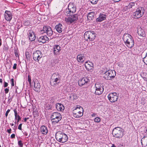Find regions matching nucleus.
Returning <instances> with one entry per match:
<instances>
[{
  "instance_id": "1",
  "label": "nucleus",
  "mask_w": 147,
  "mask_h": 147,
  "mask_svg": "<svg viewBox=\"0 0 147 147\" xmlns=\"http://www.w3.org/2000/svg\"><path fill=\"white\" fill-rule=\"evenodd\" d=\"M123 39L125 45L129 48H131L134 45V42L132 36L127 34H124Z\"/></svg>"
},
{
  "instance_id": "2",
  "label": "nucleus",
  "mask_w": 147,
  "mask_h": 147,
  "mask_svg": "<svg viewBox=\"0 0 147 147\" xmlns=\"http://www.w3.org/2000/svg\"><path fill=\"white\" fill-rule=\"evenodd\" d=\"M76 10V7L74 2H70L68 5V9H67L65 12V15L69 16L75 13Z\"/></svg>"
},
{
  "instance_id": "3",
  "label": "nucleus",
  "mask_w": 147,
  "mask_h": 147,
  "mask_svg": "<svg viewBox=\"0 0 147 147\" xmlns=\"http://www.w3.org/2000/svg\"><path fill=\"white\" fill-rule=\"evenodd\" d=\"M55 138L58 142L61 143H64L68 140L67 136L61 132H57L56 133Z\"/></svg>"
},
{
  "instance_id": "4",
  "label": "nucleus",
  "mask_w": 147,
  "mask_h": 147,
  "mask_svg": "<svg viewBox=\"0 0 147 147\" xmlns=\"http://www.w3.org/2000/svg\"><path fill=\"white\" fill-rule=\"evenodd\" d=\"M84 37L86 41H93L95 38L96 34L93 31H87L84 33Z\"/></svg>"
},
{
  "instance_id": "5",
  "label": "nucleus",
  "mask_w": 147,
  "mask_h": 147,
  "mask_svg": "<svg viewBox=\"0 0 147 147\" xmlns=\"http://www.w3.org/2000/svg\"><path fill=\"white\" fill-rule=\"evenodd\" d=\"M83 109L80 105H77L73 111L74 117L78 118L82 117L83 115Z\"/></svg>"
},
{
  "instance_id": "6",
  "label": "nucleus",
  "mask_w": 147,
  "mask_h": 147,
  "mask_svg": "<svg viewBox=\"0 0 147 147\" xmlns=\"http://www.w3.org/2000/svg\"><path fill=\"white\" fill-rule=\"evenodd\" d=\"M112 134L114 137L116 138H121L123 135V130L119 127H115L113 130Z\"/></svg>"
},
{
  "instance_id": "7",
  "label": "nucleus",
  "mask_w": 147,
  "mask_h": 147,
  "mask_svg": "<svg viewBox=\"0 0 147 147\" xmlns=\"http://www.w3.org/2000/svg\"><path fill=\"white\" fill-rule=\"evenodd\" d=\"M61 118L62 116L61 114L58 112H54L52 113L51 116V121L54 124L58 123Z\"/></svg>"
},
{
  "instance_id": "8",
  "label": "nucleus",
  "mask_w": 147,
  "mask_h": 147,
  "mask_svg": "<svg viewBox=\"0 0 147 147\" xmlns=\"http://www.w3.org/2000/svg\"><path fill=\"white\" fill-rule=\"evenodd\" d=\"M60 78L59 75L55 73L53 74L51 77L50 83L51 85L53 86L56 85L60 83Z\"/></svg>"
},
{
  "instance_id": "9",
  "label": "nucleus",
  "mask_w": 147,
  "mask_h": 147,
  "mask_svg": "<svg viewBox=\"0 0 147 147\" xmlns=\"http://www.w3.org/2000/svg\"><path fill=\"white\" fill-rule=\"evenodd\" d=\"M144 12V8L142 7H139L138 8L136 11L133 13V15L135 18H139L143 15Z\"/></svg>"
},
{
  "instance_id": "10",
  "label": "nucleus",
  "mask_w": 147,
  "mask_h": 147,
  "mask_svg": "<svg viewBox=\"0 0 147 147\" xmlns=\"http://www.w3.org/2000/svg\"><path fill=\"white\" fill-rule=\"evenodd\" d=\"M90 80L88 77H84L80 78L78 81V85L80 86H87L89 84Z\"/></svg>"
},
{
  "instance_id": "11",
  "label": "nucleus",
  "mask_w": 147,
  "mask_h": 147,
  "mask_svg": "<svg viewBox=\"0 0 147 147\" xmlns=\"http://www.w3.org/2000/svg\"><path fill=\"white\" fill-rule=\"evenodd\" d=\"M95 88L96 90L95 93L96 94L98 95H100L103 93L104 91L103 88L98 83L95 84Z\"/></svg>"
},
{
  "instance_id": "12",
  "label": "nucleus",
  "mask_w": 147,
  "mask_h": 147,
  "mask_svg": "<svg viewBox=\"0 0 147 147\" xmlns=\"http://www.w3.org/2000/svg\"><path fill=\"white\" fill-rule=\"evenodd\" d=\"M41 32L42 33H46L49 36H51L53 34V31L51 28L49 26H44L42 30H41Z\"/></svg>"
},
{
  "instance_id": "13",
  "label": "nucleus",
  "mask_w": 147,
  "mask_h": 147,
  "mask_svg": "<svg viewBox=\"0 0 147 147\" xmlns=\"http://www.w3.org/2000/svg\"><path fill=\"white\" fill-rule=\"evenodd\" d=\"M84 65L87 71L90 72L92 71L93 70L94 64L92 62L88 61L85 62Z\"/></svg>"
},
{
  "instance_id": "14",
  "label": "nucleus",
  "mask_w": 147,
  "mask_h": 147,
  "mask_svg": "<svg viewBox=\"0 0 147 147\" xmlns=\"http://www.w3.org/2000/svg\"><path fill=\"white\" fill-rule=\"evenodd\" d=\"M42 54L39 51H35L33 54V57L34 60L36 62H38L40 59L42 57Z\"/></svg>"
},
{
  "instance_id": "15",
  "label": "nucleus",
  "mask_w": 147,
  "mask_h": 147,
  "mask_svg": "<svg viewBox=\"0 0 147 147\" xmlns=\"http://www.w3.org/2000/svg\"><path fill=\"white\" fill-rule=\"evenodd\" d=\"M78 19L77 15L74 14L70 17L67 18H65V21L67 23H71L74 21L77 20Z\"/></svg>"
},
{
  "instance_id": "16",
  "label": "nucleus",
  "mask_w": 147,
  "mask_h": 147,
  "mask_svg": "<svg viewBox=\"0 0 147 147\" xmlns=\"http://www.w3.org/2000/svg\"><path fill=\"white\" fill-rule=\"evenodd\" d=\"M4 16L5 20L9 22L11 21L12 18L11 13L10 11L7 10L5 11L4 13Z\"/></svg>"
},
{
  "instance_id": "17",
  "label": "nucleus",
  "mask_w": 147,
  "mask_h": 147,
  "mask_svg": "<svg viewBox=\"0 0 147 147\" xmlns=\"http://www.w3.org/2000/svg\"><path fill=\"white\" fill-rule=\"evenodd\" d=\"M28 37L29 40L31 41H32L35 40L36 37L33 31L31 30L29 31L28 32Z\"/></svg>"
},
{
  "instance_id": "18",
  "label": "nucleus",
  "mask_w": 147,
  "mask_h": 147,
  "mask_svg": "<svg viewBox=\"0 0 147 147\" xmlns=\"http://www.w3.org/2000/svg\"><path fill=\"white\" fill-rule=\"evenodd\" d=\"M34 90L37 92L40 91V85L39 82L38 81H34Z\"/></svg>"
},
{
  "instance_id": "19",
  "label": "nucleus",
  "mask_w": 147,
  "mask_h": 147,
  "mask_svg": "<svg viewBox=\"0 0 147 147\" xmlns=\"http://www.w3.org/2000/svg\"><path fill=\"white\" fill-rule=\"evenodd\" d=\"M61 49L60 47L58 45H55L54 46L53 48V52L55 55H57L59 54Z\"/></svg>"
},
{
  "instance_id": "20",
  "label": "nucleus",
  "mask_w": 147,
  "mask_h": 147,
  "mask_svg": "<svg viewBox=\"0 0 147 147\" xmlns=\"http://www.w3.org/2000/svg\"><path fill=\"white\" fill-rule=\"evenodd\" d=\"M49 38L46 36H41L38 38V41L40 42L45 43L48 41Z\"/></svg>"
},
{
  "instance_id": "21",
  "label": "nucleus",
  "mask_w": 147,
  "mask_h": 147,
  "mask_svg": "<svg viewBox=\"0 0 147 147\" xmlns=\"http://www.w3.org/2000/svg\"><path fill=\"white\" fill-rule=\"evenodd\" d=\"M40 131L43 135H46L48 132L47 128L45 125L42 126L40 128Z\"/></svg>"
},
{
  "instance_id": "22",
  "label": "nucleus",
  "mask_w": 147,
  "mask_h": 147,
  "mask_svg": "<svg viewBox=\"0 0 147 147\" xmlns=\"http://www.w3.org/2000/svg\"><path fill=\"white\" fill-rule=\"evenodd\" d=\"M118 98L116 92L111 93V102H114L116 101Z\"/></svg>"
},
{
  "instance_id": "23",
  "label": "nucleus",
  "mask_w": 147,
  "mask_h": 147,
  "mask_svg": "<svg viewBox=\"0 0 147 147\" xmlns=\"http://www.w3.org/2000/svg\"><path fill=\"white\" fill-rule=\"evenodd\" d=\"M76 59L78 61L79 63H82L84 61V57L82 54H80L78 55Z\"/></svg>"
},
{
  "instance_id": "24",
  "label": "nucleus",
  "mask_w": 147,
  "mask_h": 147,
  "mask_svg": "<svg viewBox=\"0 0 147 147\" xmlns=\"http://www.w3.org/2000/svg\"><path fill=\"white\" fill-rule=\"evenodd\" d=\"M55 106L57 110L59 111H62L65 109L63 105L60 103H57L55 105Z\"/></svg>"
},
{
  "instance_id": "25",
  "label": "nucleus",
  "mask_w": 147,
  "mask_h": 147,
  "mask_svg": "<svg viewBox=\"0 0 147 147\" xmlns=\"http://www.w3.org/2000/svg\"><path fill=\"white\" fill-rule=\"evenodd\" d=\"M141 142L143 147H147V136H144L142 139Z\"/></svg>"
},
{
  "instance_id": "26",
  "label": "nucleus",
  "mask_w": 147,
  "mask_h": 147,
  "mask_svg": "<svg viewBox=\"0 0 147 147\" xmlns=\"http://www.w3.org/2000/svg\"><path fill=\"white\" fill-rule=\"evenodd\" d=\"M137 30L139 36H145V34L144 31L141 27L138 28Z\"/></svg>"
},
{
  "instance_id": "27",
  "label": "nucleus",
  "mask_w": 147,
  "mask_h": 147,
  "mask_svg": "<svg viewBox=\"0 0 147 147\" xmlns=\"http://www.w3.org/2000/svg\"><path fill=\"white\" fill-rule=\"evenodd\" d=\"M134 5L135 3L134 2H131L127 6H126L124 7L123 10L125 11H127L128 9L131 8Z\"/></svg>"
},
{
  "instance_id": "28",
  "label": "nucleus",
  "mask_w": 147,
  "mask_h": 147,
  "mask_svg": "<svg viewBox=\"0 0 147 147\" xmlns=\"http://www.w3.org/2000/svg\"><path fill=\"white\" fill-rule=\"evenodd\" d=\"M106 16L103 14L100 15L99 17L96 19L97 22H100L106 19Z\"/></svg>"
},
{
  "instance_id": "29",
  "label": "nucleus",
  "mask_w": 147,
  "mask_h": 147,
  "mask_svg": "<svg viewBox=\"0 0 147 147\" xmlns=\"http://www.w3.org/2000/svg\"><path fill=\"white\" fill-rule=\"evenodd\" d=\"M94 13L93 12H90L87 15V17L88 20L90 21L92 20L94 18Z\"/></svg>"
},
{
  "instance_id": "30",
  "label": "nucleus",
  "mask_w": 147,
  "mask_h": 147,
  "mask_svg": "<svg viewBox=\"0 0 147 147\" xmlns=\"http://www.w3.org/2000/svg\"><path fill=\"white\" fill-rule=\"evenodd\" d=\"M110 73L109 70L107 71L104 74V78L106 80H110Z\"/></svg>"
},
{
  "instance_id": "31",
  "label": "nucleus",
  "mask_w": 147,
  "mask_h": 147,
  "mask_svg": "<svg viewBox=\"0 0 147 147\" xmlns=\"http://www.w3.org/2000/svg\"><path fill=\"white\" fill-rule=\"evenodd\" d=\"M62 24H59L55 26V28L56 30L59 33H60L62 32Z\"/></svg>"
},
{
  "instance_id": "32",
  "label": "nucleus",
  "mask_w": 147,
  "mask_h": 147,
  "mask_svg": "<svg viewBox=\"0 0 147 147\" xmlns=\"http://www.w3.org/2000/svg\"><path fill=\"white\" fill-rule=\"evenodd\" d=\"M78 96L76 94H74L69 96L70 99L71 100H76L78 98Z\"/></svg>"
},
{
  "instance_id": "33",
  "label": "nucleus",
  "mask_w": 147,
  "mask_h": 147,
  "mask_svg": "<svg viewBox=\"0 0 147 147\" xmlns=\"http://www.w3.org/2000/svg\"><path fill=\"white\" fill-rule=\"evenodd\" d=\"M111 71L112 72V74H111V78H114L116 76V72L115 70H111Z\"/></svg>"
},
{
  "instance_id": "34",
  "label": "nucleus",
  "mask_w": 147,
  "mask_h": 147,
  "mask_svg": "<svg viewBox=\"0 0 147 147\" xmlns=\"http://www.w3.org/2000/svg\"><path fill=\"white\" fill-rule=\"evenodd\" d=\"M90 2L93 4H95L97 3L98 0H90Z\"/></svg>"
},
{
  "instance_id": "35",
  "label": "nucleus",
  "mask_w": 147,
  "mask_h": 147,
  "mask_svg": "<svg viewBox=\"0 0 147 147\" xmlns=\"http://www.w3.org/2000/svg\"><path fill=\"white\" fill-rule=\"evenodd\" d=\"M28 81L29 84L31 86V77L30 75H28Z\"/></svg>"
},
{
  "instance_id": "36",
  "label": "nucleus",
  "mask_w": 147,
  "mask_h": 147,
  "mask_svg": "<svg viewBox=\"0 0 147 147\" xmlns=\"http://www.w3.org/2000/svg\"><path fill=\"white\" fill-rule=\"evenodd\" d=\"M15 119L16 120H17V123H18L20 120L21 118L19 115L17 116L16 117H15Z\"/></svg>"
},
{
  "instance_id": "37",
  "label": "nucleus",
  "mask_w": 147,
  "mask_h": 147,
  "mask_svg": "<svg viewBox=\"0 0 147 147\" xmlns=\"http://www.w3.org/2000/svg\"><path fill=\"white\" fill-rule=\"evenodd\" d=\"M100 118L98 117H96L94 119V121L95 122L98 123L100 121Z\"/></svg>"
},
{
  "instance_id": "38",
  "label": "nucleus",
  "mask_w": 147,
  "mask_h": 147,
  "mask_svg": "<svg viewBox=\"0 0 147 147\" xmlns=\"http://www.w3.org/2000/svg\"><path fill=\"white\" fill-rule=\"evenodd\" d=\"M18 144L20 147H23V144L21 140L18 141Z\"/></svg>"
},
{
  "instance_id": "39",
  "label": "nucleus",
  "mask_w": 147,
  "mask_h": 147,
  "mask_svg": "<svg viewBox=\"0 0 147 147\" xmlns=\"http://www.w3.org/2000/svg\"><path fill=\"white\" fill-rule=\"evenodd\" d=\"M144 63L146 65H147V57L146 56L144 58L143 60Z\"/></svg>"
},
{
  "instance_id": "40",
  "label": "nucleus",
  "mask_w": 147,
  "mask_h": 147,
  "mask_svg": "<svg viewBox=\"0 0 147 147\" xmlns=\"http://www.w3.org/2000/svg\"><path fill=\"white\" fill-rule=\"evenodd\" d=\"M25 55L27 59H29L30 58V55L29 53L28 52H26L25 53Z\"/></svg>"
},
{
  "instance_id": "41",
  "label": "nucleus",
  "mask_w": 147,
  "mask_h": 147,
  "mask_svg": "<svg viewBox=\"0 0 147 147\" xmlns=\"http://www.w3.org/2000/svg\"><path fill=\"white\" fill-rule=\"evenodd\" d=\"M13 111L14 113L15 117H16L17 116L19 115L18 114L16 109H14L13 110Z\"/></svg>"
},
{
  "instance_id": "42",
  "label": "nucleus",
  "mask_w": 147,
  "mask_h": 147,
  "mask_svg": "<svg viewBox=\"0 0 147 147\" xmlns=\"http://www.w3.org/2000/svg\"><path fill=\"white\" fill-rule=\"evenodd\" d=\"M10 109H8L7 111H6L5 114V117H7L8 115V114L9 113L10 111Z\"/></svg>"
},
{
  "instance_id": "43",
  "label": "nucleus",
  "mask_w": 147,
  "mask_h": 147,
  "mask_svg": "<svg viewBox=\"0 0 147 147\" xmlns=\"http://www.w3.org/2000/svg\"><path fill=\"white\" fill-rule=\"evenodd\" d=\"M11 85L12 86H14V79L13 78H11Z\"/></svg>"
},
{
  "instance_id": "44",
  "label": "nucleus",
  "mask_w": 147,
  "mask_h": 147,
  "mask_svg": "<svg viewBox=\"0 0 147 147\" xmlns=\"http://www.w3.org/2000/svg\"><path fill=\"white\" fill-rule=\"evenodd\" d=\"M22 123H21L19 124V125H18V129L20 130H22Z\"/></svg>"
},
{
  "instance_id": "45",
  "label": "nucleus",
  "mask_w": 147,
  "mask_h": 147,
  "mask_svg": "<svg viewBox=\"0 0 147 147\" xmlns=\"http://www.w3.org/2000/svg\"><path fill=\"white\" fill-rule=\"evenodd\" d=\"M9 91V89L8 88H6L5 89V94H7Z\"/></svg>"
},
{
  "instance_id": "46",
  "label": "nucleus",
  "mask_w": 147,
  "mask_h": 147,
  "mask_svg": "<svg viewBox=\"0 0 147 147\" xmlns=\"http://www.w3.org/2000/svg\"><path fill=\"white\" fill-rule=\"evenodd\" d=\"M16 66H17V64L16 63H14V65H13V69H16L17 68Z\"/></svg>"
},
{
  "instance_id": "47",
  "label": "nucleus",
  "mask_w": 147,
  "mask_h": 147,
  "mask_svg": "<svg viewBox=\"0 0 147 147\" xmlns=\"http://www.w3.org/2000/svg\"><path fill=\"white\" fill-rule=\"evenodd\" d=\"M15 135L14 134H12L11 136V138H15Z\"/></svg>"
},
{
  "instance_id": "48",
  "label": "nucleus",
  "mask_w": 147,
  "mask_h": 147,
  "mask_svg": "<svg viewBox=\"0 0 147 147\" xmlns=\"http://www.w3.org/2000/svg\"><path fill=\"white\" fill-rule=\"evenodd\" d=\"M11 128H10L9 129H7V131L8 133L10 134L11 133Z\"/></svg>"
},
{
  "instance_id": "49",
  "label": "nucleus",
  "mask_w": 147,
  "mask_h": 147,
  "mask_svg": "<svg viewBox=\"0 0 147 147\" xmlns=\"http://www.w3.org/2000/svg\"><path fill=\"white\" fill-rule=\"evenodd\" d=\"M7 86H8V83L7 82H4V87H6Z\"/></svg>"
},
{
  "instance_id": "50",
  "label": "nucleus",
  "mask_w": 147,
  "mask_h": 147,
  "mask_svg": "<svg viewBox=\"0 0 147 147\" xmlns=\"http://www.w3.org/2000/svg\"><path fill=\"white\" fill-rule=\"evenodd\" d=\"M29 24V22H26L24 23V24L26 26H27Z\"/></svg>"
},
{
  "instance_id": "51",
  "label": "nucleus",
  "mask_w": 147,
  "mask_h": 147,
  "mask_svg": "<svg viewBox=\"0 0 147 147\" xmlns=\"http://www.w3.org/2000/svg\"><path fill=\"white\" fill-rule=\"evenodd\" d=\"M15 54L16 57H18L19 56L18 53L17 52H15Z\"/></svg>"
},
{
  "instance_id": "52",
  "label": "nucleus",
  "mask_w": 147,
  "mask_h": 147,
  "mask_svg": "<svg viewBox=\"0 0 147 147\" xmlns=\"http://www.w3.org/2000/svg\"><path fill=\"white\" fill-rule=\"evenodd\" d=\"M110 94L109 93L108 96V98L109 100H110Z\"/></svg>"
},
{
  "instance_id": "53",
  "label": "nucleus",
  "mask_w": 147,
  "mask_h": 147,
  "mask_svg": "<svg viewBox=\"0 0 147 147\" xmlns=\"http://www.w3.org/2000/svg\"><path fill=\"white\" fill-rule=\"evenodd\" d=\"M29 119V118H24V122H26V121H27V119Z\"/></svg>"
},
{
  "instance_id": "54",
  "label": "nucleus",
  "mask_w": 147,
  "mask_h": 147,
  "mask_svg": "<svg viewBox=\"0 0 147 147\" xmlns=\"http://www.w3.org/2000/svg\"><path fill=\"white\" fill-rule=\"evenodd\" d=\"M24 134L26 136H27L28 135V134L27 133V132H25L24 133Z\"/></svg>"
},
{
  "instance_id": "55",
  "label": "nucleus",
  "mask_w": 147,
  "mask_h": 147,
  "mask_svg": "<svg viewBox=\"0 0 147 147\" xmlns=\"http://www.w3.org/2000/svg\"><path fill=\"white\" fill-rule=\"evenodd\" d=\"M113 1L116 2L119 1L120 0H112Z\"/></svg>"
},
{
  "instance_id": "56",
  "label": "nucleus",
  "mask_w": 147,
  "mask_h": 147,
  "mask_svg": "<svg viewBox=\"0 0 147 147\" xmlns=\"http://www.w3.org/2000/svg\"><path fill=\"white\" fill-rule=\"evenodd\" d=\"M2 45V41L1 39L0 38V46Z\"/></svg>"
},
{
  "instance_id": "57",
  "label": "nucleus",
  "mask_w": 147,
  "mask_h": 147,
  "mask_svg": "<svg viewBox=\"0 0 147 147\" xmlns=\"http://www.w3.org/2000/svg\"><path fill=\"white\" fill-rule=\"evenodd\" d=\"M144 129L145 130V132H147V127L145 128H144Z\"/></svg>"
},
{
  "instance_id": "58",
  "label": "nucleus",
  "mask_w": 147,
  "mask_h": 147,
  "mask_svg": "<svg viewBox=\"0 0 147 147\" xmlns=\"http://www.w3.org/2000/svg\"><path fill=\"white\" fill-rule=\"evenodd\" d=\"M3 82L2 79H0V83H2Z\"/></svg>"
},
{
  "instance_id": "59",
  "label": "nucleus",
  "mask_w": 147,
  "mask_h": 147,
  "mask_svg": "<svg viewBox=\"0 0 147 147\" xmlns=\"http://www.w3.org/2000/svg\"><path fill=\"white\" fill-rule=\"evenodd\" d=\"M111 147H116V146L114 144H112Z\"/></svg>"
},
{
  "instance_id": "60",
  "label": "nucleus",
  "mask_w": 147,
  "mask_h": 147,
  "mask_svg": "<svg viewBox=\"0 0 147 147\" xmlns=\"http://www.w3.org/2000/svg\"><path fill=\"white\" fill-rule=\"evenodd\" d=\"M11 126H13L14 125V124L13 123H12L11 124Z\"/></svg>"
}]
</instances>
